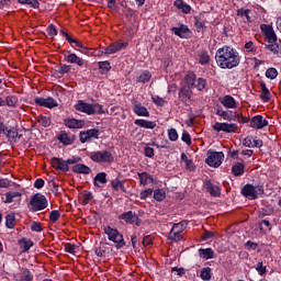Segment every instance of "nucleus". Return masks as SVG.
I'll return each instance as SVG.
<instances>
[{
  "label": "nucleus",
  "instance_id": "nucleus-1",
  "mask_svg": "<svg viewBox=\"0 0 281 281\" xmlns=\"http://www.w3.org/2000/svg\"><path fill=\"white\" fill-rule=\"evenodd\" d=\"M215 60L221 69H234L240 65V53L225 45L216 50Z\"/></svg>",
  "mask_w": 281,
  "mask_h": 281
},
{
  "label": "nucleus",
  "instance_id": "nucleus-2",
  "mask_svg": "<svg viewBox=\"0 0 281 281\" xmlns=\"http://www.w3.org/2000/svg\"><path fill=\"white\" fill-rule=\"evenodd\" d=\"M76 111L79 113H86V115H104V105L100 103H87L82 100H79L75 105Z\"/></svg>",
  "mask_w": 281,
  "mask_h": 281
},
{
  "label": "nucleus",
  "instance_id": "nucleus-3",
  "mask_svg": "<svg viewBox=\"0 0 281 281\" xmlns=\"http://www.w3.org/2000/svg\"><path fill=\"white\" fill-rule=\"evenodd\" d=\"M47 198L42 193H35L31 196L27 207L30 212H43V210L47 209Z\"/></svg>",
  "mask_w": 281,
  "mask_h": 281
},
{
  "label": "nucleus",
  "instance_id": "nucleus-4",
  "mask_svg": "<svg viewBox=\"0 0 281 281\" xmlns=\"http://www.w3.org/2000/svg\"><path fill=\"white\" fill-rule=\"evenodd\" d=\"M104 234L111 243H114L116 249H122V247L126 246V241H124V235H122L117 228L105 226Z\"/></svg>",
  "mask_w": 281,
  "mask_h": 281
},
{
  "label": "nucleus",
  "instance_id": "nucleus-5",
  "mask_svg": "<svg viewBox=\"0 0 281 281\" xmlns=\"http://www.w3.org/2000/svg\"><path fill=\"white\" fill-rule=\"evenodd\" d=\"M89 158L91 161H94V164H113V161H115V157L109 150L91 151Z\"/></svg>",
  "mask_w": 281,
  "mask_h": 281
},
{
  "label": "nucleus",
  "instance_id": "nucleus-6",
  "mask_svg": "<svg viewBox=\"0 0 281 281\" xmlns=\"http://www.w3.org/2000/svg\"><path fill=\"white\" fill-rule=\"evenodd\" d=\"M80 161L79 158H69L64 160L61 158H53L50 165L55 170H60L61 172H69V166L74 164H78Z\"/></svg>",
  "mask_w": 281,
  "mask_h": 281
},
{
  "label": "nucleus",
  "instance_id": "nucleus-7",
  "mask_svg": "<svg viewBox=\"0 0 281 281\" xmlns=\"http://www.w3.org/2000/svg\"><path fill=\"white\" fill-rule=\"evenodd\" d=\"M243 196H246L247 199H258L260 194H265V187L262 186H252V184H246L241 189Z\"/></svg>",
  "mask_w": 281,
  "mask_h": 281
},
{
  "label": "nucleus",
  "instance_id": "nucleus-8",
  "mask_svg": "<svg viewBox=\"0 0 281 281\" xmlns=\"http://www.w3.org/2000/svg\"><path fill=\"white\" fill-rule=\"evenodd\" d=\"M223 159H225L223 151H209L205 164L211 168H220L221 164H223Z\"/></svg>",
  "mask_w": 281,
  "mask_h": 281
},
{
  "label": "nucleus",
  "instance_id": "nucleus-9",
  "mask_svg": "<svg viewBox=\"0 0 281 281\" xmlns=\"http://www.w3.org/2000/svg\"><path fill=\"white\" fill-rule=\"evenodd\" d=\"M126 47H128V42L117 41L110 44L108 47L101 48V54L111 56L112 54H117V52H122V49H126Z\"/></svg>",
  "mask_w": 281,
  "mask_h": 281
},
{
  "label": "nucleus",
  "instance_id": "nucleus-10",
  "mask_svg": "<svg viewBox=\"0 0 281 281\" xmlns=\"http://www.w3.org/2000/svg\"><path fill=\"white\" fill-rule=\"evenodd\" d=\"M184 231H186L184 222L173 224V226L169 233V238L171 240H175L176 243H179V240H183V232Z\"/></svg>",
  "mask_w": 281,
  "mask_h": 281
},
{
  "label": "nucleus",
  "instance_id": "nucleus-11",
  "mask_svg": "<svg viewBox=\"0 0 281 281\" xmlns=\"http://www.w3.org/2000/svg\"><path fill=\"white\" fill-rule=\"evenodd\" d=\"M213 131H216V133H236L238 131V124L236 123H218L216 122L213 125Z\"/></svg>",
  "mask_w": 281,
  "mask_h": 281
},
{
  "label": "nucleus",
  "instance_id": "nucleus-12",
  "mask_svg": "<svg viewBox=\"0 0 281 281\" xmlns=\"http://www.w3.org/2000/svg\"><path fill=\"white\" fill-rule=\"evenodd\" d=\"M260 30L268 43H277L278 36L276 35V31H273V26L269 24H261Z\"/></svg>",
  "mask_w": 281,
  "mask_h": 281
},
{
  "label": "nucleus",
  "instance_id": "nucleus-13",
  "mask_svg": "<svg viewBox=\"0 0 281 281\" xmlns=\"http://www.w3.org/2000/svg\"><path fill=\"white\" fill-rule=\"evenodd\" d=\"M120 220L125 221L130 225H136L137 227H139V225H142V220H139L137 214L133 213V211L123 213L122 215H120Z\"/></svg>",
  "mask_w": 281,
  "mask_h": 281
},
{
  "label": "nucleus",
  "instance_id": "nucleus-14",
  "mask_svg": "<svg viewBox=\"0 0 281 281\" xmlns=\"http://www.w3.org/2000/svg\"><path fill=\"white\" fill-rule=\"evenodd\" d=\"M34 102L37 106H44L45 109H54L58 106V102L54 100V98L48 97V98H35Z\"/></svg>",
  "mask_w": 281,
  "mask_h": 281
},
{
  "label": "nucleus",
  "instance_id": "nucleus-15",
  "mask_svg": "<svg viewBox=\"0 0 281 281\" xmlns=\"http://www.w3.org/2000/svg\"><path fill=\"white\" fill-rule=\"evenodd\" d=\"M100 135V131L92 128L80 133V142L81 144H86V142H91V139H98Z\"/></svg>",
  "mask_w": 281,
  "mask_h": 281
},
{
  "label": "nucleus",
  "instance_id": "nucleus-16",
  "mask_svg": "<svg viewBox=\"0 0 281 281\" xmlns=\"http://www.w3.org/2000/svg\"><path fill=\"white\" fill-rule=\"evenodd\" d=\"M265 126H269V121H267V119H263L262 115H256L250 120L251 128H256L257 131H260L265 128Z\"/></svg>",
  "mask_w": 281,
  "mask_h": 281
},
{
  "label": "nucleus",
  "instance_id": "nucleus-17",
  "mask_svg": "<svg viewBox=\"0 0 281 281\" xmlns=\"http://www.w3.org/2000/svg\"><path fill=\"white\" fill-rule=\"evenodd\" d=\"M171 31L176 36H179L180 38H190V35L192 32H190V29H188L187 25H180L179 27H172Z\"/></svg>",
  "mask_w": 281,
  "mask_h": 281
},
{
  "label": "nucleus",
  "instance_id": "nucleus-18",
  "mask_svg": "<svg viewBox=\"0 0 281 281\" xmlns=\"http://www.w3.org/2000/svg\"><path fill=\"white\" fill-rule=\"evenodd\" d=\"M220 102L222 105L225 106V109H238V103H236V99H234V97L229 94H226L223 98H221Z\"/></svg>",
  "mask_w": 281,
  "mask_h": 281
},
{
  "label": "nucleus",
  "instance_id": "nucleus-19",
  "mask_svg": "<svg viewBox=\"0 0 281 281\" xmlns=\"http://www.w3.org/2000/svg\"><path fill=\"white\" fill-rule=\"evenodd\" d=\"M64 124L67 128H82L85 126V120L65 119Z\"/></svg>",
  "mask_w": 281,
  "mask_h": 281
},
{
  "label": "nucleus",
  "instance_id": "nucleus-20",
  "mask_svg": "<svg viewBox=\"0 0 281 281\" xmlns=\"http://www.w3.org/2000/svg\"><path fill=\"white\" fill-rule=\"evenodd\" d=\"M134 124L136 126H139L140 128H149L153 130L155 126H157V123L155 121H146L144 119H136L134 121Z\"/></svg>",
  "mask_w": 281,
  "mask_h": 281
},
{
  "label": "nucleus",
  "instance_id": "nucleus-21",
  "mask_svg": "<svg viewBox=\"0 0 281 281\" xmlns=\"http://www.w3.org/2000/svg\"><path fill=\"white\" fill-rule=\"evenodd\" d=\"M259 87L261 89L260 100H262V102H269L271 100V91L267 88V83L261 81Z\"/></svg>",
  "mask_w": 281,
  "mask_h": 281
},
{
  "label": "nucleus",
  "instance_id": "nucleus-22",
  "mask_svg": "<svg viewBox=\"0 0 281 281\" xmlns=\"http://www.w3.org/2000/svg\"><path fill=\"white\" fill-rule=\"evenodd\" d=\"M133 111L136 115H138V117H150V112H148V109L139 103L134 105Z\"/></svg>",
  "mask_w": 281,
  "mask_h": 281
},
{
  "label": "nucleus",
  "instance_id": "nucleus-23",
  "mask_svg": "<svg viewBox=\"0 0 281 281\" xmlns=\"http://www.w3.org/2000/svg\"><path fill=\"white\" fill-rule=\"evenodd\" d=\"M23 194L19 191H9L5 193L4 203H14V201H21Z\"/></svg>",
  "mask_w": 281,
  "mask_h": 281
},
{
  "label": "nucleus",
  "instance_id": "nucleus-24",
  "mask_svg": "<svg viewBox=\"0 0 281 281\" xmlns=\"http://www.w3.org/2000/svg\"><path fill=\"white\" fill-rule=\"evenodd\" d=\"M72 172H76V175H90L91 168L85 164H77L72 166Z\"/></svg>",
  "mask_w": 281,
  "mask_h": 281
},
{
  "label": "nucleus",
  "instance_id": "nucleus-25",
  "mask_svg": "<svg viewBox=\"0 0 281 281\" xmlns=\"http://www.w3.org/2000/svg\"><path fill=\"white\" fill-rule=\"evenodd\" d=\"M66 60L67 63H70V65H78V67H82V65H85V59L74 53L68 54L66 56Z\"/></svg>",
  "mask_w": 281,
  "mask_h": 281
},
{
  "label": "nucleus",
  "instance_id": "nucleus-26",
  "mask_svg": "<svg viewBox=\"0 0 281 281\" xmlns=\"http://www.w3.org/2000/svg\"><path fill=\"white\" fill-rule=\"evenodd\" d=\"M173 5L183 12V14H190L192 12V7L190 4L186 3L183 0H176L173 2Z\"/></svg>",
  "mask_w": 281,
  "mask_h": 281
},
{
  "label": "nucleus",
  "instance_id": "nucleus-27",
  "mask_svg": "<svg viewBox=\"0 0 281 281\" xmlns=\"http://www.w3.org/2000/svg\"><path fill=\"white\" fill-rule=\"evenodd\" d=\"M19 245H20V249H21L22 254H25V252L30 251V249H32V247H34V241H32V239L22 238L19 240Z\"/></svg>",
  "mask_w": 281,
  "mask_h": 281
},
{
  "label": "nucleus",
  "instance_id": "nucleus-28",
  "mask_svg": "<svg viewBox=\"0 0 281 281\" xmlns=\"http://www.w3.org/2000/svg\"><path fill=\"white\" fill-rule=\"evenodd\" d=\"M138 179L140 186H148L154 181L153 176L148 172H138Z\"/></svg>",
  "mask_w": 281,
  "mask_h": 281
},
{
  "label": "nucleus",
  "instance_id": "nucleus-29",
  "mask_svg": "<svg viewBox=\"0 0 281 281\" xmlns=\"http://www.w3.org/2000/svg\"><path fill=\"white\" fill-rule=\"evenodd\" d=\"M199 256L203 260H212L214 258V250L212 248H200Z\"/></svg>",
  "mask_w": 281,
  "mask_h": 281
},
{
  "label": "nucleus",
  "instance_id": "nucleus-30",
  "mask_svg": "<svg viewBox=\"0 0 281 281\" xmlns=\"http://www.w3.org/2000/svg\"><path fill=\"white\" fill-rule=\"evenodd\" d=\"M179 98L181 102H188L192 98V90H190V87H182L179 92Z\"/></svg>",
  "mask_w": 281,
  "mask_h": 281
},
{
  "label": "nucleus",
  "instance_id": "nucleus-31",
  "mask_svg": "<svg viewBox=\"0 0 281 281\" xmlns=\"http://www.w3.org/2000/svg\"><path fill=\"white\" fill-rule=\"evenodd\" d=\"M93 183H94L95 188H102V186H104L106 183V172H99L94 177Z\"/></svg>",
  "mask_w": 281,
  "mask_h": 281
},
{
  "label": "nucleus",
  "instance_id": "nucleus-32",
  "mask_svg": "<svg viewBox=\"0 0 281 281\" xmlns=\"http://www.w3.org/2000/svg\"><path fill=\"white\" fill-rule=\"evenodd\" d=\"M206 190L211 196H221V188H218V186H216V184L207 182Z\"/></svg>",
  "mask_w": 281,
  "mask_h": 281
},
{
  "label": "nucleus",
  "instance_id": "nucleus-33",
  "mask_svg": "<svg viewBox=\"0 0 281 281\" xmlns=\"http://www.w3.org/2000/svg\"><path fill=\"white\" fill-rule=\"evenodd\" d=\"M151 78H153V74H150L148 70H145L137 77L136 82L146 85V82H150Z\"/></svg>",
  "mask_w": 281,
  "mask_h": 281
},
{
  "label": "nucleus",
  "instance_id": "nucleus-34",
  "mask_svg": "<svg viewBox=\"0 0 281 281\" xmlns=\"http://www.w3.org/2000/svg\"><path fill=\"white\" fill-rule=\"evenodd\" d=\"M34 276L27 268H22L20 272V281H33Z\"/></svg>",
  "mask_w": 281,
  "mask_h": 281
},
{
  "label": "nucleus",
  "instance_id": "nucleus-35",
  "mask_svg": "<svg viewBox=\"0 0 281 281\" xmlns=\"http://www.w3.org/2000/svg\"><path fill=\"white\" fill-rule=\"evenodd\" d=\"M111 187L113 190H115V192H120V190H122V192H126V189L124 188V181L117 178L111 181Z\"/></svg>",
  "mask_w": 281,
  "mask_h": 281
},
{
  "label": "nucleus",
  "instance_id": "nucleus-36",
  "mask_svg": "<svg viewBox=\"0 0 281 281\" xmlns=\"http://www.w3.org/2000/svg\"><path fill=\"white\" fill-rule=\"evenodd\" d=\"M232 172L235 177H241V175H245V165L240 162L233 165Z\"/></svg>",
  "mask_w": 281,
  "mask_h": 281
},
{
  "label": "nucleus",
  "instance_id": "nucleus-37",
  "mask_svg": "<svg viewBox=\"0 0 281 281\" xmlns=\"http://www.w3.org/2000/svg\"><path fill=\"white\" fill-rule=\"evenodd\" d=\"M16 224V216L14 213L8 214L5 217V225L8 229H14V225Z\"/></svg>",
  "mask_w": 281,
  "mask_h": 281
},
{
  "label": "nucleus",
  "instance_id": "nucleus-38",
  "mask_svg": "<svg viewBox=\"0 0 281 281\" xmlns=\"http://www.w3.org/2000/svg\"><path fill=\"white\" fill-rule=\"evenodd\" d=\"M198 57L200 65H207V63H210V54H207V50H201Z\"/></svg>",
  "mask_w": 281,
  "mask_h": 281
},
{
  "label": "nucleus",
  "instance_id": "nucleus-39",
  "mask_svg": "<svg viewBox=\"0 0 281 281\" xmlns=\"http://www.w3.org/2000/svg\"><path fill=\"white\" fill-rule=\"evenodd\" d=\"M186 85H188L189 89L190 87H194L196 82V75L194 72H188L184 77Z\"/></svg>",
  "mask_w": 281,
  "mask_h": 281
},
{
  "label": "nucleus",
  "instance_id": "nucleus-40",
  "mask_svg": "<svg viewBox=\"0 0 281 281\" xmlns=\"http://www.w3.org/2000/svg\"><path fill=\"white\" fill-rule=\"evenodd\" d=\"M200 278L204 281L212 280V268H203L200 272Z\"/></svg>",
  "mask_w": 281,
  "mask_h": 281
},
{
  "label": "nucleus",
  "instance_id": "nucleus-41",
  "mask_svg": "<svg viewBox=\"0 0 281 281\" xmlns=\"http://www.w3.org/2000/svg\"><path fill=\"white\" fill-rule=\"evenodd\" d=\"M216 115H220V117H223V120H226L227 122H233L234 116L232 115V112L225 111V110H217Z\"/></svg>",
  "mask_w": 281,
  "mask_h": 281
},
{
  "label": "nucleus",
  "instance_id": "nucleus-42",
  "mask_svg": "<svg viewBox=\"0 0 281 281\" xmlns=\"http://www.w3.org/2000/svg\"><path fill=\"white\" fill-rule=\"evenodd\" d=\"M4 135L8 137V139H16V137H19V132L14 127H7Z\"/></svg>",
  "mask_w": 281,
  "mask_h": 281
},
{
  "label": "nucleus",
  "instance_id": "nucleus-43",
  "mask_svg": "<svg viewBox=\"0 0 281 281\" xmlns=\"http://www.w3.org/2000/svg\"><path fill=\"white\" fill-rule=\"evenodd\" d=\"M206 86L207 81L203 78L195 79V83L193 85V87L198 89V91H203V89H205Z\"/></svg>",
  "mask_w": 281,
  "mask_h": 281
},
{
  "label": "nucleus",
  "instance_id": "nucleus-44",
  "mask_svg": "<svg viewBox=\"0 0 281 281\" xmlns=\"http://www.w3.org/2000/svg\"><path fill=\"white\" fill-rule=\"evenodd\" d=\"M58 139L59 142H61V144H65V146H69L70 144H72V139L71 137H69V134L67 133H61L59 136H58Z\"/></svg>",
  "mask_w": 281,
  "mask_h": 281
},
{
  "label": "nucleus",
  "instance_id": "nucleus-45",
  "mask_svg": "<svg viewBox=\"0 0 281 281\" xmlns=\"http://www.w3.org/2000/svg\"><path fill=\"white\" fill-rule=\"evenodd\" d=\"M266 78L269 80H276L278 78V69L271 67L266 70Z\"/></svg>",
  "mask_w": 281,
  "mask_h": 281
},
{
  "label": "nucleus",
  "instance_id": "nucleus-46",
  "mask_svg": "<svg viewBox=\"0 0 281 281\" xmlns=\"http://www.w3.org/2000/svg\"><path fill=\"white\" fill-rule=\"evenodd\" d=\"M155 201H164L166 199V191L164 189H157L154 191Z\"/></svg>",
  "mask_w": 281,
  "mask_h": 281
},
{
  "label": "nucleus",
  "instance_id": "nucleus-47",
  "mask_svg": "<svg viewBox=\"0 0 281 281\" xmlns=\"http://www.w3.org/2000/svg\"><path fill=\"white\" fill-rule=\"evenodd\" d=\"M181 161H184L189 170H194V164L192 162V159L188 158V155L181 154Z\"/></svg>",
  "mask_w": 281,
  "mask_h": 281
},
{
  "label": "nucleus",
  "instance_id": "nucleus-48",
  "mask_svg": "<svg viewBox=\"0 0 281 281\" xmlns=\"http://www.w3.org/2000/svg\"><path fill=\"white\" fill-rule=\"evenodd\" d=\"M7 105L11 108H15L19 104V99L14 95H9L5 99Z\"/></svg>",
  "mask_w": 281,
  "mask_h": 281
},
{
  "label": "nucleus",
  "instance_id": "nucleus-49",
  "mask_svg": "<svg viewBox=\"0 0 281 281\" xmlns=\"http://www.w3.org/2000/svg\"><path fill=\"white\" fill-rule=\"evenodd\" d=\"M38 124H41V126H44L45 128H47V126H49V124H52V119H49V116H44L41 115L37 120Z\"/></svg>",
  "mask_w": 281,
  "mask_h": 281
},
{
  "label": "nucleus",
  "instance_id": "nucleus-50",
  "mask_svg": "<svg viewBox=\"0 0 281 281\" xmlns=\"http://www.w3.org/2000/svg\"><path fill=\"white\" fill-rule=\"evenodd\" d=\"M21 5H31V8H38V0H18Z\"/></svg>",
  "mask_w": 281,
  "mask_h": 281
},
{
  "label": "nucleus",
  "instance_id": "nucleus-51",
  "mask_svg": "<svg viewBox=\"0 0 281 281\" xmlns=\"http://www.w3.org/2000/svg\"><path fill=\"white\" fill-rule=\"evenodd\" d=\"M267 49H269L270 52H272V54H281V46L274 43H270L267 46Z\"/></svg>",
  "mask_w": 281,
  "mask_h": 281
},
{
  "label": "nucleus",
  "instance_id": "nucleus-52",
  "mask_svg": "<svg viewBox=\"0 0 281 281\" xmlns=\"http://www.w3.org/2000/svg\"><path fill=\"white\" fill-rule=\"evenodd\" d=\"M60 218V212L57 210H54L49 213V221L50 223H57V221Z\"/></svg>",
  "mask_w": 281,
  "mask_h": 281
},
{
  "label": "nucleus",
  "instance_id": "nucleus-53",
  "mask_svg": "<svg viewBox=\"0 0 281 281\" xmlns=\"http://www.w3.org/2000/svg\"><path fill=\"white\" fill-rule=\"evenodd\" d=\"M168 137L170 142H177L179 139V133H177L176 128H171L168 131Z\"/></svg>",
  "mask_w": 281,
  "mask_h": 281
},
{
  "label": "nucleus",
  "instance_id": "nucleus-54",
  "mask_svg": "<svg viewBox=\"0 0 281 281\" xmlns=\"http://www.w3.org/2000/svg\"><path fill=\"white\" fill-rule=\"evenodd\" d=\"M237 14L239 16H245L247 19V21H251V16H249V14H251V10H249V9H239L237 11Z\"/></svg>",
  "mask_w": 281,
  "mask_h": 281
},
{
  "label": "nucleus",
  "instance_id": "nucleus-55",
  "mask_svg": "<svg viewBox=\"0 0 281 281\" xmlns=\"http://www.w3.org/2000/svg\"><path fill=\"white\" fill-rule=\"evenodd\" d=\"M47 34L48 36H50L52 38H54V36H58V30L56 29V25L50 24L47 27Z\"/></svg>",
  "mask_w": 281,
  "mask_h": 281
},
{
  "label": "nucleus",
  "instance_id": "nucleus-56",
  "mask_svg": "<svg viewBox=\"0 0 281 281\" xmlns=\"http://www.w3.org/2000/svg\"><path fill=\"white\" fill-rule=\"evenodd\" d=\"M256 271L259 273V276H265L267 273V267L262 262H258L255 266Z\"/></svg>",
  "mask_w": 281,
  "mask_h": 281
},
{
  "label": "nucleus",
  "instance_id": "nucleus-57",
  "mask_svg": "<svg viewBox=\"0 0 281 281\" xmlns=\"http://www.w3.org/2000/svg\"><path fill=\"white\" fill-rule=\"evenodd\" d=\"M99 69H101V71L104 72H109V70L111 69V63L109 61H99Z\"/></svg>",
  "mask_w": 281,
  "mask_h": 281
},
{
  "label": "nucleus",
  "instance_id": "nucleus-58",
  "mask_svg": "<svg viewBox=\"0 0 281 281\" xmlns=\"http://www.w3.org/2000/svg\"><path fill=\"white\" fill-rule=\"evenodd\" d=\"M31 232H36V233L43 232V225H41L40 222H32Z\"/></svg>",
  "mask_w": 281,
  "mask_h": 281
},
{
  "label": "nucleus",
  "instance_id": "nucleus-59",
  "mask_svg": "<svg viewBox=\"0 0 281 281\" xmlns=\"http://www.w3.org/2000/svg\"><path fill=\"white\" fill-rule=\"evenodd\" d=\"M76 249H78V246H76V244H66L65 245V251H67V254H76Z\"/></svg>",
  "mask_w": 281,
  "mask_h": 281
},
{
  "label": "nucleus",
  "instance_id": "nucleus-60",
  "mask_svg": "<svg viewBox=\"0 0 281 281\" xmlns=\"http://www.w3.org/2000/svg\"><path fill=\"white\" fill-rule=\"evenodd\" d=\"M181 139H182V142H186L187 146H192V137L190 136V134L188 132L182 133Z\"/></svg>",
  "mask_w": 281,
  "mask_h": 281
},
{
  "label": "nucleus",
  "instance_id": "nucleus-61",
  "mask_svg": "<svg viewBox=\"0 0 281 281\" xmlns=\"http://www.w3.org/2000/svg\"><path fill=\"white\" fill-rule=\"evenodd\" d=\"M154 104H157V106H164L166 104V100L164 98H160L159 95H155L151 98Z\"/></svg>",
  "mask_w": 281,
  "mask_h": 281
},
{
  "label": "nucleus",
  "instance_id": "nucleus-62",
  "mask_svg": "<svg viewBox=\"0 0 281 281\" xmlns=\"http://www.w3.org/2000/svg\"><path fill=\"white\" fill-rule=\"evenodd\" d=\"M244 146H246L247 148H254V138H251V136H247L244 140H243Z\"/></svg>",
  "mask_w": 281,
  "mask_h": 281
},
{
  "label": "nucleus",
  "instance_id": "nucleus-63",
  "mask_svg": "<svg viewBox=\"0 0 281 281\" xmlns=\"http://www.w3.org/2000/svg\"><path fill=\"white\" fill-rule=\"evenodd\" d=\"M151 194H153V189H145L143 192H140V199L146 200Z\"/></svg>",
  "mask_w": 281,
  "mask_h": 281
},
{
  "label": "nucleus",
  "instance_id": "nucleus-64",
  "mask_svg": "<svg viewBox=\"0 0 281 281\" xmlns=\"http://www.w3.org/2000/svg\"><path fill=\"white\" fill-rule=\"evenodd\" d=\"M246 248L248 249V251L256 250V249H258V244H256L251 240H248L246 243Z\"/></svg>",
  "mask_w": 281,
  "mask_h": 281
}]
</instances>
